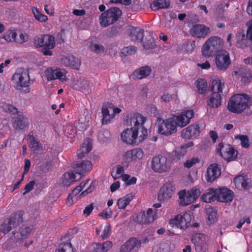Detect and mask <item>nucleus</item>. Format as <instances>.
Returning a JSON list of instances; mask_svg holds the SVG:
<instances>
[{"instance_id": "obj_33", "label": "nucleus", "mask_w": 252, "mask_h": 252, "mask_svg": "<svg viewBox=\"0 0 252 252\" xmlns=\"http://www.w3.org/2000/svg\"><path fill=\"white\" fill-rule=\"evenodd\" d=\"M151 71V67L146 65L135 70L133 72V75L137 79H141L149 76Z\"/></svg>"}, {"instance_id": "obj_3", "label": "nucleus", "mask_w": 252, "mask_h": 252, "mask_svg": "<svg viewBox=\"0 0 252 252\" xmlns=\"http://www.w3.org/2000/svg\"><path fill=\"white\" fill-rule=\"evenodd\" d=\"M250 97L246 94H235L228 101V110L234 113L240 114L248 107Z\"/></svg>"}, {"instance_id": "obj_20", "label": "nucleus", "mask_w": 252, "mask_h": 252, "mask_svg": "<svg viewBox=\"0 0 252 252\" xmlns=\"http://www.w3.org/2000/svg\"><path fill=\"white\" fill-rule=\"evenodd\" d=\"M194 116V112L192 110H185L176 117V123L178 126L183 127L190 122Z\"/></svg>"}, {"instance_id": "obj_13", "label": "nucleus", "mask_w": 252, "mask_h": 252, "mask_svg": "<svg viewBox=\"0 0 252 252\" xmlns=\"http://www.w3.org/2000/svg\"><path fill=\"white\" fill-rule=\"evenodd\" d=\"M177 126L173 119H167L162 121L161 124H158V131L162 135L169 136L176 132Z\"/></svg>"}, {"instance_id": "obj_2", "label": "nucleus", "mask_w": 252, "mask_h": 252, "mask_svg": "<svg viewBox=\"0 0 252 252\" xmlns=\"http://www.w3.org/2000/svg\"><path fill=\"white\" fill-rule=\"evenodd\" d=\"M33 43L36 48H41L44 56L53 55L52 50L56 46L55 37L53 35L44 34L36 36L33 38Z\"/></svg>"}, {"instance_id": "obj_38", "label": "nucleus", "mask_w": 252, "mask_h": 252, "mask_svg": "<svg viewBox=\"0 0 252 252\" xmlns=\"http://www.w3.org/2000/svg\"><path fill=\"white\" fill-rule=\"evenodd\" d=\"M249 180V179H245L244 176H238L234 179V182L236 186H241L244 189H247L250 187Z\"/></svg>"}, {"instance_id": "obj_18", "label": "nucleus", "mask_w": 252, "mask_h": 252, "mask_svg": "<svg viewBox=\"0 0 252 252\" xmlns=\"http://www.w3.org/2000/svg\"><path fill=\"white\" fill-rule=\"evenodd\" d=\"M157 211L154 212L153 209L149 208L146 213L141 212L137 217V222L142 225L153 222L158 219Z\"/></svg>"}, {"instance_id": "obj_60", "label": "nucleus", "mask_w": 252, "mask_h": 252, "mask_svg": "<svg viewBox=\"0 0 252 252\" xmlns=\"http://www.w3.org/2000/svg\"><path fill=\"white\" fill-rule=\"evenodd\" d=\"M29 39V36L26 34L21 33L19 35V38L17 39L16 42L18 43H22L28 41Z\"/></svg>"}, {"instance_id": "obj_36", "label": "nucleus", "mask_w": 252, "mask_h": 252, "mask_svg": "<svg viewBox=\"0 0 252 252\" xmlns=\"http://www.w3.org/2000/svg\"><path fill=\"white\" fill-rule=\"evenodd\" d=\"M30 140V147L33 151H37L42 149V146L40 142L33 136V132H30L28 135Z\"/></svg>"}, {"instance_id": "obj_53", "label": "nucleus", "mask_w": 252, "mask_h": 252, "mask_svg": "<svg viewBox=\"0 0 252 252\" xmlns=\"http://www.w3.org/2000/svg\"><path fill=\"white\" fill-rule=\"evenodd\" d=\"M208 219L211 223H213L217 218V211L214 208H210L207 210Z\"/></svg>"}, {"instance_id": "obj_48", "label": "nucleus", "mask_w": 252, "mask_h": 252, "mask_svg": "<svg viewBox=\"0 0 252 252\" xmlns=\"http://www.w3.org/2000/svg\"><path fill=\"white\" fill-rule=\"evenodd\" d=\"M124 172L125 170L124 166L121 165H118L116 167V171L114 172L113 170L111 173V175L114 179L116 180L121 178L124 174Z\"/></svg>"}, {"instance_id": "obj_40", "label": "nucleus", "mask_w": 252, "mask_h": 252, "mask_svg": "<svg viewBox=\"0 0 252 252\" xmlns=\"http://www.w3.org/2000/svg\"><path fill=\"white\" fill-rule=\"evenodd\" d=\"M132 199V195L131 194H127L123 198H120L118 200L117 205L120 209H125Z\"/></svg>"}, {"instance_id": "obj_34", "label": "nucleus", "mask_w": 252, "mask_h": 252, "mask_svg": "<svg viewBox=\"0 0 252 252\" xmlns=\"http://www.w3.org/2000/svg\"><path fill=\"white\" fill-rule=\"evenodd\" d=\"M187 151L181 147L176 149L172 153L170 157L171 160L172 162H177L180 160L183 159L185 155L186 154Z\"/></svg>"}, {"instance_id": "obj_39", "label": "nucleus", "mask_w": 252, "mask_h": 252, "mask_svg": "<svg viewBox=\"0 0 252 252\" xmlns=\"http://www.w3.org/2000/svg\"><path fill=\"white\" fill-rule=\"evenodd\" d=\"M33 229V226H23L19 229L20 233L17 232V236H15V238L18 240L24 239L30 234L31 230ZM16 233H13L15 235Z\"/></svg>"}, {"instance_id": "obj_58", "label": "nucleus", "mask_w": 252, "mask_h": 252, "mask_svg": "<svg viewBox=\"0 0 252 252\" xmlns=\"http://www.w3.org/2000/svg\"><path fill=\"white\" fill-rule=\"evenodd\" d=\"M35 184V182L34 180L31 181L28 183L25 187L24 189L25 191L23 192V194L25 195L32 190Z\"/></svg>"}, {"instance_id": "obj_49", "label": "nucleus", "mask_w": 252, "mask_h": 252, "mask_svg": "<svg viewBox=\"0 0 252 252\" xmlns=\"http://www.w3.org/2000/svg\"><path fill=\"white\" fill-rule=\"evenodd\" d=\"M235 139H239L241 141L242 146L244 148H248L250 147L249 140L247 135H237L235 136Z\"/></svg>"}, {"instance_id": "obj_44", "label": "nucleus", "mask_w": 252, "mask_h": 252, "mask_svg": "<svg viewBox=\"0 0 252 252\" xmlns=\"http://www.w3.org/2000/svg\"><path fill=\"white\" fill-rule=\"evenodd\" d=\"M4 111L5 113L11 116H15L19 115V112L17 108L12 104H6L3 107Z\"/></svg>"}, {"instance_id": "obj_37", "label": "nucleus", "mask_w": 252, "mask_h": 252, "mask_svg": "<svg viewBox=\"0 0 252 252\" xmlns=\"http://www.w3.org/2000/svg\"><path fill=\"white\" fill-rule=\"evenodd\" d=\"M76 250L73 247L70 240L63 242L56 249V252H75Z\"/></svg>"}, {"instance_id": "obj_31", "label": "nucleus", "mask_w": 252, "mask_h": 252, "mask_svg": "<svg viewBox=\"0 0 252 252\" xmlns=\"http://www.w3.org/2000/svg\"><path fill=\"white\" fill-rule=\"evenodd\" d=\"M217 189L211 188L207 189L206 192L201 195V199L204 202L210 203L217 200Z\"/></svg>"}, {"instance_id": "obj_52", "label": "nucleus", "mask_w": 252, "mask_h": 252, "mask_svg": "<svg viewBox=\"0 0 252 252\" xmlns=\"http://www.w3.org/2000/svg\"><path fill=\"white\" fill-rule=\"evenodd\" d=\"M32 11L34 14V16L37 20L41 22H45L47 21V16L41 13L37 8L33 9Z\"/></svg>"}, {"instance_id": "obj_25", "label": "nucleus", "mask_w": 252, "mask_h": 252, "mask_svg": "<svg viewBox=\"0 0 252 252\" xmlns=\"http://www.w3.org/2000/svg\"><path fill=\"white\" fill-rule=\"evenodd\" d=\"M112 107L113 103L111 102H106L103 103L102 107V124L103 125L108 124L113 118L111 109Z\"/></svg>"}, {"instance_id": "obj_26", "label": "nucleus", "mask_w": 252, "mask_h": 252, "mask_svg": "<svg viewBox=\"0 0 252 252\" xmlns=\"http://www.w3.org/2000/svg\"><path fill=\"white\" fill-rule=\"evenodd\" d=\"M61 62L64 66L75 69H79L81 64L80 60L73 56L63 57Z\"/></svg>"}, {"instance_id": "obj_28", "label": "nucleus", "mask_w": 252, "mask_h": 252, "mask_svg": "<svg viewBox=\"0 0 252 252\" xmlns=\"http://www.w3.org/2000/svg\"><path fill=\"white\" fill-rule=\"evenodd\" d=\"M143 157V152L142 149L139 148H135L128 151L124 155V158L128 161L140 159Z\"/></svg>"}, {"instance_id": "obj_1", "label": "nucleus", "mask_w": 252, "mask_h": 252, "mask_svg": "<svg viewBox=\"0 0 252 252\" xmlns=\"http://www.w3.org/2000/svg\"><path fill=\"white\" fill-rule=\"evenodd\" d=\"M127 117V122L130 126L133 125L134 126L125 130L121 134V139L127 144H135L139 129L141 131L142 135L139 136V141H142L147 136V129L143 126L146 118L138 113L129 114Z\"/></svg>"}, {"instance_id": "obj_51", "label": "nucleus", "mask_w": 252, "mask_h": 252, "mask_svg": "<svg viewBox=\"0 0 252 252\" xmlns=\"http://www.w3.org/2000/svg\"><path fill=\"white\" fill-rule=\"evenodd\" d=\"M200 162V159L197 157H193L190 159L187 160L184 163V166L186 168H190L196 163Z\"/></svg>"}, {"instance_id": "obj_61", "label": "nucleus", "mask_w": 252, "mask_h": 252, "mask_svg": "<svg viewBox=\"0 0 252 252\" xmlns=\"http://www.w3.org/2000/svg\"><path fill=\"white\" fill-rule=\"evenodd\" d=\"M94 209L93 204L91 203L90 205L86 206L83 211V213L86 215L87 216H89L92 213Z\"/></svg>"}, {"instance_id": "obj_63", "label": "nucleus", "mask_w": 252, "mask_h": 252, "mask_svg": "<svg viewBox=\"0 0 252 252\" xmlns=\"http://www.w3.org/2000/svg\"><path fill=\"white\" fill-rule=\"evenodd\" d=\"M94 189V185H93L92 184L89 186L87 189H86L84 191L82 192V193L80 194V196H84L85 195L91 193L92 192Z\"/></svg>"}, {"instance_id": "obj_43", "label": "nucleus", "mask_w": 252, "mask_h": 252, "mask_svg": "<svg viewBox=\"0 0 252 252\" xmlns=\"http://www.w3.org/2000/svg\"><path fill=\"white\" fill-rule=\"evenodd\" d=\"M191 241L194 245H204L205 236L203 234L196 233L192 236Z\"/></svg>"}, {"instance_id": "obj_14", "label": "nucleus", "mask_w": 252, "mask_h": 252, "mask_svg": "<svg viewBox=\"0 0 252 252\" xmlns=\"http://www.w3.org/2000/svg\"><path fill=\"white\" fill-rule=\"evenodd\" d=\"M215 63L219 69L226 70L231 63L229 53L225 50L219 51L216 56Z\"/></svg>"}, {"instance_id": "obj_56", "label": "nucleus", "mask_w": 252, "mask_h": 252, "mask_svg": "<svg viewBox=\"0 0 252 252\" xmlns=\"http://www.w3.org/2000/svg\"><path fill=\"white\" fill-rule=\"evenodd\" d=\"M110 133L108 130L105 129L100 131L98 133V139L102 142H105L110 136Z\"/></svg>"}, {"instance_id": "obj_45", "label": "nucleus", "mask_w": 252, "mask_h": 252, "mask_svg": "<svg viewBox=\"0 0 252 252\" xmlns=\"http://www.w3.org/2000/svg\"><path fill=\"white\" fill-rule=\"evenodd\" d=\"M240 73L238 74L241 78V81L243 83H247L251 80L252 76L249 70H241Z\"/></svg>"}, {"instance_id": "obj_55", "label": "nucleus", "mask_w": 252, "mask_h": 252, "mask_svg": "<svg viewBox=\"0 0 252 252\" xmlns=\"http://www.w3.org/2000/svg\"><path fill=\"white\" fill-rule=\"evenodd\" d=\"M76 133V130L72 126H67L64 129V134L70 138L73 137Z\"/></svg>"}, {"instance_id": "obj_35", "label": "nucleus", "mask_w": 252, "mask_h": 252, "mask_svg": "<svg viewBox=\"0 0 252 252\" xmlns=\"http://www.w3.org/2000/svg\"><path fill=\"white\" fill-rule=\"evenodd\" d=\"M112 246V243L110 241H107L103 244L94 243L93 244L94 251L93 252H105L108 251Z\"/></svg>"}, {"instance_id": "obj_50", "label": "nucleus", "mask_w": 252, "mask_h": 252, "mask_svg": "<svg viewBox=\"0 0 252 252\" xmlns=\"http://www.w3.org/2000/svg\"><path fill=\"white\" fill-rule=\"evenodd\" d=\"M78 83L79 85L80 88L83 93H89V82L86 79H80L78 80Z\"/></svg>"}, {"instance_id": "obj_4", "label": "nucleus", "mask_w": 252, "mask_h": 252, "mask_svg": "<svg viewBox=\"0 0 252 252\" xmlns=\"http://www.w3.org/2000/svg\"><path fill=\"white\" fill-rule=\"evenodd\" d=\"M224 87V83L220 79H215L212 82L211 94L207 101L208 105L212 108H218L221 104V96L220 93Z\"/></svg>"}, {"instance_id": "obj_16", "label": "nucleus", "mask_w": 252, "mask_h": 252, "mask_svg": "<svg viewBox=\"0 0 252 252\" xmlns=\"http://www.w3.org/2000/svg\"><path fill=\"white\" fill-rule=\"evenodd\" d=\"M175 190V187L172 183H166L160 189L158 193V200L165 201L172 197Z\"/></svg>"}, {"instance_id": "obj_59", "label": "nucleus", "mask_w": 252, "mask_h": 252, "mask_svg": "<svg viewBox=\"0 0 252 252\" xmlns=\"http://www.w3.org/2000/svg\"><path fill=\"white\" fill-rule=\"evenodd\" d=\"M110 233V226L109 224L105 226L101 237L103 240L106 239Z\"/></svg>"}, {"instance_id": "obj_8", "label": "nucleus", "mask_w": 252, "mask_h": 252, "mask_svg": "<svg viewBox=\"0 0 252 252\" xmlns=\"http://www.w3.org/2000/svg\"><path fill=\"white\" fill-rule=\"evenodd\" d=\"M122 14L121 10L116 7H111L102 13L99 18L101 26L106 27L118 21Z\"/></svg>"}, {"instance_id": "obj_47", "label": "nucleus", "mask_w": 252, "mask_h": 252, "mask_svg": "<svg viewBox=\"0 0 252 252\" xmlns=\"http://www.w3.org/2000/svg\"><path fill=\"white\" fill-rule=\"evenodd\" d=\"M90 48L92 51L96 54H102L104 51V47L99 43L92 42Z\"/></svg>"}, {"instance_id": "obj_19", "label": "nucleus", "mask_w": 252, "mask_h": 252, "mask_svg": "<svg viewBox=\"0 0 252 252\" xmlns=\"http://www.w3.org/2000/svg\"><path fill=\"white\" fill-rule=\"evenodd\" d=\"M190 220V215L188 213H184L183 215L180 214L176 216L173 219L170 220L169 223L172 226L184 228L188 226Z\"/></svg>"}, {"instance_id": "obj_30", "label": "nucleus", "mask_w": 252, "mask_h": 252, "mask_svg": "<svg viewBox=\"0 0 252 252\" xmlns=\"http://www.w3.org/2000/svg\"><path fill=\"white\" fill-rule=\"evenodd\" d=\"M62 184L64 187H69L72 184L80 180V177H77L73 172L65 173L62 178Z\"/></svg>"}, {"instance_id": "obj_21", "label": "nucleus", "mask_w": 252, "mask_h": 252, "mask_svg": "<svg viewBox=\"0 0 252 252\" xmlns=\"http://www.w3.org/2000/svg\"><path fill=\"white\" fill-rule=\"evenodd\" d=\"M210 30V28L202 24H196L192 27L189 32L194 37L197 38H205Z\"/></svg>"}, {"instance_id": "obj_41", "label": "nucleus", "mask_w": 252, "mask_h": 252, "mask_svg": "<svg viewBox=\"0 0 252 252\" xmlns=\"http://www.w3.org/2000/svg\"><path fill=\"white\" fill-rule=\"evenodd\" d=\"M195 84L199 94H204L206 93L207 88V83L204 79H198L195 81Z\"/></svg>"}, {"instance_id": "obj_29", "label": "nucleus", "mask_w": 252, "mask_h": 252, "mask_svg": "<svg viewBox=\"0 0 252 252\" xmlns=\"http://www.w3.org/2000/svg\"><path fill=\"white\" fill-rule=\"evenodd\" d=\"M144 30L140 27H132L129 29V35L133 41L142 42L144 37Z\"/></svg>"}, {"instance_id": "obj_32", "label": "nucleus", "mask_w": 252, "mask_h": 252, "mask_svg": "<svg viewBox=\"0 0 252 252\" xmlns=\"http://www.w3.org/2000/svg\"><path fill=\"white\" fill-rule=\"evenodd\" d=\"M170 5V0H156L151 4L150 7L152 10L156 11L160 9L168 8Z\"/></svg>"}, {"instance_id": "obj_64", "label": "nucleus", "mask_w": 252, "mask_h": 252, "mask_svg": "<svg viewBox=\"0 0 252 252\" xmlns=\"http://www.w3.org/2000/svg\"><path fill=\"white\" fill-rule=\"evenodd\" d=\"M31 167V162L30 160L28 159H25V165H24V173L23 175H25L27 174L30 170Z\"/></svg>"}, {"instance_id": "obj_12", "label": "nucleus", "mask_w": 252, "mask_h": 252, "mask_svg": "<svg viewBox=\"0 0 252 252\" xmlns=\"http://www.w3.org/2000/svg\"><path fill=\"white\" fill-rule=\"evenodd\" d=\"M217 152L227 161L234 160L237 158V151L230 144L219 143L217 148Z\"/></svg>"}, {"instance_id": "obj_5", "label": "nucleus", "mask_w": 252, "mask_h": 252, "mask_svg": "<svg viewBox=\"0 0 252 252\" xmlns=\"http://www.w3.org/2000/svg\"><path fill=\"white\" fill-rule=\"evenodd\" d=\"M223 40L218 36L210 37L203 45L201 51L202 55L209 58L220 51L223 45Z\"/></svg>"}, {"instance_id": "obj_62", "label": "nucleus", "mask_w": 252, "mask_h": 252, "mask_svg": "<svg viewBox=\"0 0 252 252\" xmlns=\"http://www.w3.org/2000/svg\"><path fill=\"white\" fill-rule=\"evenodd\" d=\"M129 241L133 245L134 249L138 248L141 246V241L135 238H132L129 239Z\"/></svg>"}, {"instance_id": "obj_9", "label": "nucleus", "mask_w": 252, "mask_h": 252, "mask_svg": "<svg viewBox=\"0 0 252 252\" xmlns=\"http://www.w3.org/2000/svg\"><path fill=\"white\" fill-rule=\"evenodd\" d=\"M23 211H19L12 214L9 218L5 219L0 226V231L7 234L23 222Z\"/></svg>"}, {"instance_id": "obj_23", "label": "nucleus", "mask_w": 252, "mask_h": 252, "mask_svg": "<svg viewBox=\"0 0 252 252\" xmlns=\"http://www.w3.org/2000/svg\"><path fill=\"white\" fill-rule=\"evenodd\" d=\"M217 200L221 202H231L234 197L233 192L230 189L222 188L217 189Z\"/></svg>"}, {"instance_id": "obj_42", "label": "nucleus", "mask_w": 252, "mask_h": 252, "mask_svg": "<svg viewBox=\"0 0 252 252\" xmlns=\"http://www.w3.org/2000/svg\"><path fill=\"white\" fill-rule=\"evenodd\" d=\"M142 42L144 48L146 50L154 49L156 46L155 39L150 35L146 37L144 41L142 40Z\"/></svg>"}, {"instance_id": "obj_27", "label": "nucleus", "mask_w": 252, "mask_h": 252, "mask_svg": "<svg viewBox=\"0 0 252 252\" xmlns=\"http://www.w3.org/2000/svg\"><path fill=\"white\" fill-rule=\"evenodd\" d=\"M29 126L27 118L22 114L13 118V126L16 129H24Z\"/></svg>"}, {"instance_id": "obj_11", "label": "nucleus", "mask_w": 252, "mask_h": 252, "mask_svg": "<svg viewBox=\"0 0 252 252\" xmlns=\"http://www.w3.org/2000/svg\"><path fill=\"white\" fill-rule=\"evenodd\" d=\"M151 168L158 173H163L170 169V160L165 156L154 157L151 161Z\"/></svg>"}, {"instance_id": "obj_57", "label": "nucleus", "mask_w": 252, "mask_h": 252, "mask_svg": "<svg viewBox=\"0 0 252 252\" xmlns=\"http://www.w3.org/2000/svg\"><path fill=\"white\" fill-rule=\"evenodd\" d=\"M133 249V246L129 240L122 246L121 249V252H130Z\"/></svg>"}, {"instance_id": "obj_10", "label": "nucleus", "mask_w": 252, "mask_h": 252, "mask_svg": "<svg viewBox=\"0 0 252 252\" xmlns=\"http://www.w3.org/2000/svg\"><path fill=\"white\" fill-rule=\"evenodd\" d=\"M201 194L199 188L193 187L186 192L185 189L181 190L178 192L180 204L187 206L194 202Z\"/></svg>"}, {"instance_id": "obj_15", "label": "nucleus", "mask_w": 252, "mask_h": 252, "mask_svg": "<svg viewBox=\"0 0 252 252\" xmlns=\"http://www.w3.org/2000/svg\"><path fill=\"white\" fill-rule=\"evenodd\" d=\"M73 172L77 177H81L86 173L90 172L92 168V164L90 161H78L72 165Z\"/></svg>"}, {"instance_id": "obj_6", "label": "nucleus", "mask_w": 252, "mask_h": 252, "mask_svg": "<svg viewBox=\"0 0 252 252\" xmlns=\"http://www.w3.org/2000/svg\"><path fill=\"white\" fill-rule=\"evenodd\" d=\"M12 80L17 90L29 87L31 81L29 70L23 67L18 68L13 74Z\"/></svg>"}, {"instance_id": "obj_17", "label": "nucleus", "mask_w": 252, "mask_h": 252, "mask_svg": "<svg viewBox=\"0 0 252 252\" xmlns=\"http://www.w3.org/2000/svg\"><path fill=\"white\" fill-rule=\"evenodd\" d=\"M45 76L48 81L59 79L62 81L65 80V74L64 70L56 67L48 68L45 71Z\"/></svg>"}, {"instance_id": "obj_54", "label": "nucleus", "mask_w": 252, "mask_h": 252, "mask_svg": "<svg viewBox=\"0 0 252 252\" xmlns=\"http://www.w3.org/2000/svg\"><path fill=\"white\" fill-rule=\"evenodd\" d=\"M90 139L89 138H87V143H83L80 149L81 151H82L83 153H84L86 155L89 153L92 150V146L91 143L90 142Z\"/></svg>"}, {"instance_id": "obj_46", "label": "nucleus", "mask_w": 252, "mask_h": 252, "mask_svg": "<svg viewBox=\"0 0 252 252\" xmlns=\"http://www.w3.org/2000/svg\"><path fill=\"white\" fill-rule=\"evenodd\" d=\"M137 50V48L133 46H129L127 47H124L122 49L121 53L122 56H127L134 54Z\"/></svg>"}, {"instance_id": "obj_7", "label": "nucleus", "mask_w": 252, "mask_h": 252, "mask_svg": "<svg viewBox=\"0 0 252 252\" xmlns=\"http://www.w3.org/2000/svg\"><path fill=\"white\" fill-rule=\"evenodd\" d=\"M246 25L247 27L246 33L241 30L235 36L236 46L242 49L248 46L249 41L252 42V18L246 23Z\"/></svg>"}, {"instance_id": "obj_22", "label": "nucleus", "mask_w": 252, "mask_h": 252, "mask_svg": "<svg viewBox=\"0 0 252 252\" xmlns=\"http://www.w3.org/2000/svg\"><path fill=\"white\" fill-rule=\"evenodd\" d=\"M200 132L199 124L195 123L183 129L181 132V137L185 139H190L193 136H198Z\"/></svg>"}, {"instance_id": "obj_24", "label": "nucleus", "mask_w": 252, "mask_h": 252, "mask_svg": "<svg viewBox=\"0 0 252 252\" xmlns=\"http://www.w3.org/2000/svg\"><path fill=\"white\" fill-rule=\"evenodd\" d=\"M221 174L219 165L217 163L211 164L207 168L206 179L208 182H212Z\"/></svg>"}]
</instances>
